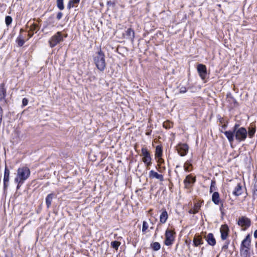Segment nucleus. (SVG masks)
Returning <instances> with one entry per match:
<instances>
[{
  "mask_svg": "<svg viewBox=\"0 0 257 257\" xmlns=\"http://www.w3.org/2000/svg\"><path fill=\"white\" fill-rule=\"evenodd\" d=\"M220 207H219V209L220 211H221L222 210V208L223 207V203L221 201V203H220Z\"/></svg>",
  "mask_w": 257,
  "mask_h": 257,
  "instance_id": "a18cd8bd",
  "label": "nucleus"
},
{
  "mask_svg": "<svg viewBox=\"0 0 257 257\" xmlns=\"http://www.w3.org/2000/svg\"><path fill=\"white\" fill-rule=\"evenodd\" d=\"M179 91L181 93H185L187 91V88L184 86H182L180 87Z\"/></svg>",
  "mask_w": 257,
  "mask_h": 257,
  "instance_id": "e433bc0d",
  "label": "nucleus"
},
{
  "mask_svg": "<svg viewBox=\"0 0 257 257\" xmlns=\"http://www.w3.org/2000/svg\"><path fill=\"white\" fill-rule=\"evenodd\" d=\"M74 7V6L72 4V3L70 1L67 5V8L68 9H70L71 8H73Z\"/></svg>",
  "mask_w": 257,
  "mask_h": 257,
  "instance_id": "37998d69",
  "label": "nucleus"
},
{
  "mask_svg": "<svg viewBox=\"0 0 257 257\" xmlns=\"http://www.w3.org/2000/svg\"><path fill=\"white\" fill-rule=\"evenodd\" d=\"M224 134L230 143L233 142L234 137L236 140L241 142L245 140L247 135L246 130L243 127H238L237 124L234 125L233 131H225Z\"/></svg>",
  "mask_w": 257,
  "mask_h": 257,
  "instance_id": "f257e3e1",
  "label": "nucleus"
},
{
  "mask_svg": "<svg viewBox=\"0 0 257 257\" xmlns=\"http://www.w3.org/2000/svg\"><path fill=\"white\" fill-rule=\"evenodd\" d=\"M172 126H173V123L169 121H166L163 123V127L167 129L170 128Z\"/></svg>",
  "mask_w": 257,
  "mask_h": 257,
  "instance_id": "c85d7f7f",
  "label": "nucleus"
},
{
  "mask_svg": "<svg viewBox=\"0 0 257 257\" xmlns=\"http://www.w3.org/2000/svg\"><path fill=\"white\" fill-rule=\"evenodd\" d=\"M193 244L195 246H198L203 243L202 237L199 235H195L193 240Z\"/></svg>",
  "mask_w": 257,
  "mask_h": 257,
  "instance_id": "2eb2a0df",
  "label": "nucleus"
},
{
  "mask_svg": "<svg viewBox=\"0 0 257 257\" xmlns=\"http://www.w3.org/2000/svg\"><path fill=\"white\" fill-rule=\"evenodd\" d=\"M57 5L58 8L60 10H63L64 8L63 5V0H57Z\"/></svg>",
  "mask_w": 257,
  "mask_h": 257,
  "instance_id": "c756f323",
  "label": "nucleus"
},
{
  "mask_svg": "<svg viewBox=\"0 0 257 257\" xmlns=\"http://www.w3.org/2000/svg\"><path fill=\"white\" fill-rule=\"evenodd\" d=\"M238 224L241 227H244L245 229L250 226V220L247 217H241L238 219Z\"/></svg>",
  "mask_w": 257,
  "mask_h": 257,
  "instance_id": "1a4fd4ad",
  "label": "nucleus"
},
{
  "mask_svg": "<svg viewBox=\"0 0 257 257\" xmlns=\"http://www.w3.org/2000/svg\"><path fill=\"white\" fill-rule=\"evenodd\" d=\"M94 61L98 69L101 71L104 70L106 67L105 55L101 50L98 51L94 57Z\"/></svg>",
  "mask_w": 257,
  "mask_h": 257,
  "instance_id": "7ed1b4c3",
  "label": "nucleus"
},
{
  "mask_svg": "<svg viewBox=\"0 0 257 257\" xmlns=\"http://www.w3.org/2000/svg\"><path fill=\"white\" fill-rule=\"evenodd\" d=\"M152 248L155 251L159 250L161 248L160 244L158 242H155L151 244Z\"/></svg>",
  "mask_w": 257,
  "mask_h": 257,
  "instance_id": "bb28decb",
  "label": "nucleus"
},
{
  "mask_svg": "<svg viewBox=\"0 0 257 257\" xmlns=\"http://www.w3.org/2000/svg\"><path fill=\"white\" fill-rule=\"evenodd\" d=\"M174 234L175 232L169 229H167L165 232V244L166 245H171L174 240Z\"/></svg>",
  "mask_w": 257,
  "mask_h": 257,
  "instance_id": "39448f33",
  "label": "nucleus"
},
{
  "mask_svg": "<svg viewBox=\"0 0 257 257\" xmlns=\"http://www.w3.org/2000/svg\"><path fill=\"white\" fill-rule=\"evenodd\" d=\"M80 0H71L70 2L74 6L75 4H78L79 3Z\"/></svg>",
  "mask_w": 257,
  "mask_h": 257,
  "instance_id": "79ce46f5",
  "label": "nucleus"
},
{
  "mask_svg": "<svg viewBox=\"0 0 257 257\" xmlns=\"http://www.w3.org/2000/svg\"><path fill=\"white\" fill-rule=\"evenodd\" d=\"M251 239L249 234H248L245 238L242 241L240 245V248L250 249Z\"/></svg>",
  "mask_w": 257,
  "mask_h": 257,
  "instance_id": "9d476101",
  "label": "nucleus"
},
{
  "mask_svg": "<svg viewBox=\"0 0 257 257\" xmlns=\"http://www.w3.org/2000/svg\"><path fill=\"white\" fill-rule=\"evenodd\" d=\"M28 100L27 98H24L22 100V104L23 106H26L28 104Z\"/></svg>",
  "mask_w": 257,
  "mask_h": 257,
  "instance_id": "58836bf2",
  "label": "nucleus"
},
{
  "mask_svg": "<svg viewBox=\"0 0 257 257\" xmlns=\"http://www.w3.org/2000/svg\"><path fill=\"white\" fill-rule=\"evenodd\" d=\"M197 71L199 74V76L202 80H204L206 78L207 75L206 67L203 64H200L198 65Z\"/></svg>",
  "mask_w": 257,
  "mask_h": 257,
  "instance_id": "6e6552de",
  "label": "nucleus"
},
{
  "mask_svg": "<svg viewBox=\"0 0 257 257\" xmlns=\"http://www.w3.org/2000/svg\"><path fill=\"white\" fill-rule=\"evenodd\" d=\"M63 16V14L61 12H59L57 15V19L58 20H60Z\"/></svg>",
  "mask_w": 257,
  "mask_h": 257,
  "instance_id": "ea45409f",
  "label": "nucleus"
},
{
  "mask_svg": "<svg viewBox=\"0 0 257 257\" xmlns=\"http://www.w3.org/2000/svg\"><path fill=\"white\" fill-rule=\"evenodd\" d=\"M34 35V32L30 31L28 32V36L29 38H31Z\"/></svg>",
  "mask_w": 257,
  "mask_h": 257,
  "instance_id": "c03bdc74",
  "label": "nucleus"
},
{
  "mask_svg": "<svg viewBox=\"0 0 257 257\" xmlns=\"http://www.w3.org/2000/svg\"><path fill=\"white\" fill-rule=\"evenodd\" d=\"M250 249L240 248V254L242 257H247L249 255Z\"/></svg>",
  "mask_w": 257,
  "mask_h": 257,
  "instance_id": "b1692460",
  "label": "nucleus"
},
{
  "mask_svg": "<svg viewBox=\"0 0 257 257\" xmlns=\"http://www.w3.org/2000/svg\"><path fill=\"white\" fill-rule=\"evenodd\" d=\"M252 198L253 200L257 199V190H253Z\"/></svg>",
  "mask_w": 257,
  "mask_h": 257,
  "instance_id": "4c0bfd02",
  "label": "nucleus"
},
{
  "mask_svg": "<svg viewBox=\"0 0 257 257\" xmlns=\"http://www.w3.org/2000/svg\"><path fill=\"white\" fill-rule=\"evenodd\" d=\"M184 169L186 172H190L192 170V165L191 161L187 160L184 164Z\"/></svg>",
  "mask_w": 257,
  "mask_h": 257,
  "instance_id": "4be33fe9",
  "label": "nucleus"
},
{
  "mask_svg": "<svg viewBox=\"0 0 257 257\" xmlns=\"http://www.w3.org/2000/svg\"><path fill=\"white\" fill-rule=\"evenodd\" d=\"M9 182H4V188L5 190H7Z\"/></svg>",
  "mask_w": 257,
  "mask_h": 257,
  "instance_id": "a19ab883",
  "label": "nucleus"
},
{
  "mask_svg": "<svg viewBox=\"0 0 257 257\" xmlns=\"http://www.w3.org/2000/svg\"><path fill=\"white\" fill-rule=\"evenodd\" d=\"M149 176L151 179L156 178L161 181H163L164 180L163 176L162 174H158L157 172L154 171V170H151L150 171Z\"/></svg>",
  "mask_w": 257,
  "mask_h": 257,
  "instance_id": "f8f14e48",
  "label": "nucleus"
},
{
  "mask_svg": "<svg viewBox=\"0 0 257 257\" xmlns=\"http://www.w3.org/2000/svg\"><path fill=\"white\" fill-rule=\"evenodd\" d=\"M255 132V126H253L252 125H251V127H249L248 128V135L250 138H251L254 135V133Z\"/></svg>",
  "mask_w": 257,
  "mask_h": 257,
  "instance_id": "a878e982",
  "label": "nucleus"
},
{
  "mask_svg": "<svg viewBox=\"0 0 257 257\" xmlns=\"http://www.w3.org/2000/svg\"><path fill=\"white\" fill-rule=\"evenodd\" d=\"M215 184H216L215 181L214 180H212L211 181V186H210V190H209V192L210 193L212 192L213 189L214 188H215Z\"/></svg>",
  "mask_w": 257,
  "mask_h": 257,
  "instance_id": "c9c22d12",
  "label": "nucleus"
},
{
  "mask_svg": "<svg viewBox=\"0 0 257 257\" xmlns=\"http://www.w3.org/2000/svg\"><path fill=\"white\" fill-rule=\"evenodd\" d=\"M189 149L188 146L186 144H179L177 146V150L181 156H185L188 153Z\"/></svg>",
  "mask_w": 257,
  "mask_h": 257,
  "instance_id": "0eeeda50",
  "label": "nucleus"
},
{
  "mask_svg": "<svg viewBox=\"0 0 257 257\" xmlns=\"http://www.w3.org/2000/svg\"><path fill=\"white\" fill-rule=\"evenodd\" d=\"M63 41V38L62 33L58 32L50 39L49 41V45L51 48H53Z\"/></svg>",
  "mask_w": 257,
  "mask_h": 257,
  "instance_id": "20e7f679",
  "label": "nucleus"
},
{
  "mask_svg": "<svg viewBox=\"0 0 257 257\" xmlns=\"http://www.w3.org/2000/svg\"><path fill=\"white\" fill-rule=\"evenodd\" d=\"M201 207V204L199 203H196L194 204V207L193 208L191 209L189 211V213L190 214H196L200 209V208Z\"/></svg>",
  "mask_w": 257,
  "mask_h": 257,
  "instance_id": "aec40b11",
  "label": "nucleus"
},
{
  "mask_svg": "<svg viewBox=\"0 0 257 257\" xmlns=\"http://www.w3.org/2000/svg\"><path fill=\"white\" fill-rule=\"evenodd\" d=\"M206 240L208 243L212 246L216 244V240L212 233H209L206 236Z\"/></svg>",
  "mask_w": 257,
  "mask_h": 257,
  "instance_id": "a211bd4d",
  "label": "nucleus"
},
{
  "mask_svg": "<svg viewBox=\"0 0 257 257\" xmlns=\"http://www.w3.org/2000/svg\"><path fill=\"white\" fill-rule=\"evenodd\" d=\"M233 194L235 196H239L242 193V187L240 184L238 183L235 187L234 191L232 192Z\"/></svg>",
  "mask_w": 257,
  "mask_h": 257,
  "instance_id": "6ab92c4d",
  "label": "nucleus"
},
{
  "mask_svg": "<svg viewBox=\"0 0 257 257\" xmlns=\"http://www.w3.org/2000/svg\"><path fill=\"white\" fill-rule=\"evenodd\" d=\"M228 247L227 245H225L223 246V248H227Z\"/></svg>",
  "mask_w": 257,
  "mask_h": 257,
  "instance_id": "09e8293b",
  "label": "nucleus"
},
{
  "mask_svg": "<svg viewBox=\"0 0 257 257\" xmlns=\"http://www.w3.org/2000/svg\"><path fill=\"white\" fill-rule=\"evenodd\" d=\"M162 149L159 146H157L156 149V156L158 158L161 157L162 156Z\"/></svg>",
  "mask_w": 257,
  "mask_h": 257,
  "instance_id": "cd10ccee",
  "label": "nucleus"
},
{
  "mask_svg": "<svg viewBox=\"0 0 257 257\" xmlns=\"http://www.w3.org/2000/svg\"><path fill=\"white\" fill-rule=\"evenodd\" d=\"M229 229L227 225H223L220 228L221 238L222 240H225L228 236Z\"/></svg>",
  "mask_w": 257,
  "mask_h": 257,
  "instance_id": "9b49d317",
  "label": "nucleus"
},
{
  "mask_svg": "<svg viewBox=\"0 0 257 257\" xmlns=\"http://www.w3.org/2000/svg\"><path fill=\"white\" fill-rule=\"evenodd\" d=\"M6 90L3 85H0V101L3 103H6Z\"/></svg>",
  "mask_w": 257,
  "mask_h": 257,
  "instance_id": "4468645a",
  "label": "nucleus"
},
{
  "mask_svg": "<svg viewBox=\"0 0 257 257\" xmlns=\"http://www.w3.org/2000/svg\"><path fill=\"white\" fill-rule=\"evenodd\" d=\"M149 225L148 223L146 221H144L143 222L142 231L145 233L147 230L148 229Z\"/></svg>",
  "mask_w": 257,
  "mask_h": 257,
  "instance_id": "2f4dec72",
  "label": "nucleus"
},
{
  "mask_svg": "<svg viewBox=\"0 0 257 257\" xmlns=\"http://www.w3.org/2000/svg\"><path fill=\"white\" fill-rule=\"evenodd\" d=\"M141 151L143 156V161L147 166H150L152 164V159L149 151L146 148H143Z\"/></svg>",
  "mask_w": 257,
  "mask_h": 257,
  "instance_id": "423d86ee",
  "label": "nucleus"
},
{
  "mask_svg": "<svg viewBox=\"0 0 257 257\" xmlns=\"http://www.w3.org/2000/svg\"><path fill=\"white\" fill-rule=\"evenodd\" d=\"M54 197V194L51 193L48 194L46 198V203L47 208H49L51 205L52 199Z\"/></svg>",
  "mask_w": 257,
  "mask_h": 257,
  "instance_id": "412c9836",
  "label": "nucleus"
},
{
  "mask_svg": "<svg viewBox=\"0 0 257 257\" xmlns=\"http://www.w3.org/2000/svg\"><path fill=\"white\" fill-rule=\"evenodd\" d=\"M124 35L126 39L133 41L135 38V32L131 28H129L125 31Z\"/></svg>",
  "mask_w": 257,
  "mask_h": 257,
  "instance_id": "ddd939ff",
  "label": "nucleus"
},
{
  "mask_svg": "<svg viewBox=\"0 0 257 257\" xmlns=\"http://www.w3.org/2000/svg\"><path fill=\"white\" fill-rule=\"evenodd\" d=\"M120 244V243L117 241H113L111 242V246L113 248H115L116 250H117Z\"/></svg>",
  "mask_w": 257,
  "mask_h": 257,
  "instance_id": "7c9ffc66",
  "label": "nucleus"
},
{
  "mask_svg": "<svg viewBox=\"0 0 257 257\" xmlns=\"http://www.w3.org/2000/svg\"><path fill=\"white\" fill-rule=\"evenodd\" d=\"M38 26L35 24H33L30 26V31L34 32L37 30Z\"/></svg>",
  "mask_w": 257,
  "mask_h": 257,
  "instance_id": "f704fd0d",
  "label": "nucleus"
},
{
  "mask_svg": "<svg viewBox=\"0 0 257 257\" xmlns=\"http://www.w3.org/2000/svg\"><path fill=\"white\" fill-rule=\"evenodd\" d=\"M17 41L19 46H22L25 43L24 40L20 37L18 38Z\"/></svg>",
  "mask_w": 257,
  "mask_h": 257,
  "instance_id": "72a5a7b5",
  "label": "nucleus"
},
{
  "mask_svg": "<svg viewBox=\"0 0 257 257\" xmlns=\"http://www.w3.org/2000/svg\"><path fill=\"white\" fill-rule=\"evenodd\" d=\"M253 235L255 238H257V229L254 231Z\"/></svg>",
  "mask_w": 257,
  "mask_h": 257,
  "instance_id": "49530a36",
  "label": "nucleus"
},
{
  "mask_svg": "<svg viewBox=\"0 0 257 257\" xmlns=\"http://www.w3.org/2000/svg\"><path fill=\"white\" fill-rule=\"evenodd\" d=\"M5 22L7 26L10 25L12 22V18L11 16H6L5 19Z\"/></svg>",
  "mask_w": 257,
  "mask_h": 257,
  "instance_id": "473e14b6",
  "label": "nucleus"
},
{
  "mask_svg": "<svg viewBox=\"0 0 257 257\" xmlns=\"http://www.w3.org/2000/svg\"><path fill=\"white\" fill-rule=\"evenodd\" d=\"M212 201L216 205H218L221 203L220 199L219 194L218 192H214L212 196Z\"/></svg>",
  "mask_w": 257,
  "mask_h": 257,
  "instance_id": "dca6fc26",
  "label": "nucleus"
},
{
  "mask_svg": "<svg viewBox=\"0 0 257 257\" xmlns=\"http://www.w3.org/2000/svg\"><path fill=\"white\" fill-rule=\"evenodd\" d=\"M30 173V170L27 167H22L18 168L16 177L15 178V182L17 184V189H19L24 182L29 178Z\"/></svg>",
  "mask_w": 257,
  "mask_h": 257,
  "instance_id": "f03ea898",
  "label": "nucleus"
},
{
  "mask_svg": "<svg viewBox=\"0 0 257 257\" xmlns=\"http://www.w3.org/2000/svg\"><path fill=\"white\" fill-rule=\"evenodd\" d=\"M184 182L185 186L187 187V186L190 185L195 182V178L193 177L191 175H188L186 176Z\"/></svg>",
  "mask_w": 257,
  "mask_h": 257,
  "instance_id": "f3484780",
  "label": "nucleus"
},
{
  "mask_svg": "<svg viewBox=\"0 0 257 257\" xmlns=\"http://www.w3.org/2000/svg\"><path fill=\"white\" fill-rule=\"evenodd\" d=\"M151 131L146 132V135L147 136H149L151 135Z\"/></svg>",
  "mask_w": 257,
  "mask_h": 257,
  "instance_id": "de8ad7c7",
  "label": "nucleus"
},
{
  "mask_svg": "<svg viewBox=\"0 0 257 257\" xmlns=\"http://www.w3.org/2000/svg\"><path fill=\"white\" fill-rule=\"evenodd\" d=\"M168 218V213L166 210L163 211L160 217V221L161 223H164L166 222Z\"/></svg>",
  "mask_w": 257,
  "mask_h": 257,
  "instance_id": "5701e85b",
  "label": "nucleus"
},
{
  "mask_svg": "<svg viewBox=\"0 0 257 257\" xmlns=\"http://www.w3.org/2000/svg\"><path fill=\"white\" fill-rule=\"evenodd\" d=\"M9 176H10V171L7 167H6L5 170L4 177V182H9Z\"/></svg>",
  "mask_w": 257,
  "mask_h": 257,
  "instance_id": "393cba45",
  "label": "nucleus"
}]
</instances>
